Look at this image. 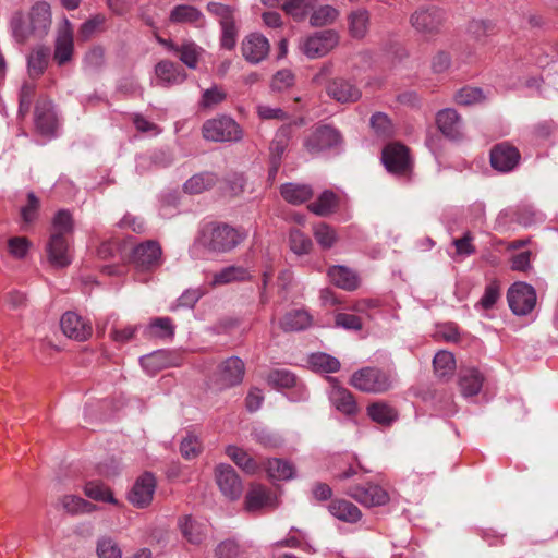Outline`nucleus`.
<instances>
[{"label": "nucleus", "instance_id": "c9c22d12", "mask_svg": "<svg viewBox=\"0 0 558 558\" xmlns=\"http://www.w3.org/2000/svg\"><path fill=\"white\" fill-rule=\"evenodd\" d=\"M349 32L354 38L362 39L365 37L369 25V12L364 8L352 11L349 16Z\"/></svg>", "mask_w": 558, "mask_h": 558}, {"label": "nucleus", "instance_id": "a18cd8bd", "mask_svg": "<svg viewBox=\"0 0 558 558\" xmlns=\"http://www.w3.org/2000/svg\"><path fill=\"white\" fill-rule=\"evenodd\" d=\"M313 235L323 250H330L338 242L336 229L325 222L313 227Z\"/></svg>", "mask_w": 558, "mask_h": 558}, {"label": "nucleus", "instance_id": "6ab92c4d", "mask_svg": "<svg viewBox=\"0 0 558 558\" xmlns=\"http://www.w3.org/2000/svg\"><path fill=\"white\" fill-rule=\"evenodd\" d=\"M97 329L102 332L108 329L109 338L113 342L124 344L134 338L137 331V326L121 324L118 315L112 313L107 316L104 323H97Z\"/></svg>", "mask_w": 558, "mask_h": 558}, {"label": "nucleus", "instance_id": "aec40b11", "mask_svg": "<svg viewBox=\"0 0 558 558\" xmlns=\"http://www.w3.org/2000/svg\"><path fill=\"white\" fill-rule=\"evenodd\" d=\"M171 24L190 25L195 28H203L206 25V17L203 12L191 4L174 5L169 13Z\"/></svg>", "mask_w": 558, "mask_h": 558}, {"label": "nucleus", "instance_id": "ea45409f", "mask_svg": "<svg viewBox=\"0 0 558 558\" xmlns=\"http://www.w3.org/2000/svg\"><path fill=\"white\" fill-rule=\"evenodd\" d=\"M308 365L312 371L322 374L336 373L340 369L339 360L324 352L311 354Z\"/></svg>", "mask_w": 558, "mask_h": 558}, {"label": "nucleus", "instance_id": "7c9ffc66", "mask_svg": "<svg viewBox=\"0 0 558 558\" xmlns=\"http://www.w3.org/2000/svg\"><path fill=\"white\" fill-rule=\"evenodd\" d=\"M332 405L341 413L351 416L357 411V404L350 391L342 386H332L329 392Z\"/></svg>", "mask_w": 558, "mask_h": 558}, {"label": "nucleus", "instance_id": "c03bdc74", "mask_svg": "<svg viewBox=\"0 0 558 558\" xmlns=\"http://www.w3.org/2000/svg\"><path fill=\"white\" fill-rule=\"evenodd\" d=\"M317 0H286L283 11L295 21H302L316 8Z\"/></svg>", "mask_w": 558, "mask_h": 558}, {"label": "nucleus", "instance_id": "393cba45", "mask_svg": "<svg viewBox=\"0 0 558 558\" xmlns=\"http://www.w3.org/2000/svg\"><path fill=\"white\" fill-rule=\"evenodd\" d=\"M35 125L43 135H53L57 129V117L49 100H39L35 106Z\"/></svg>", "mask_w": 558, "mask_h": 558}, {"label": "nucleus", "instance_id": "79ce46f5", "mask_svg": "<svg viewBox=\"0 0 558 558\" xmlns=\"http://www.w3.org/2000/svg\"><path fill=\"white\" fill-rule=\"evenodd\" d=\"M339 198L332 191H324L318 198L308 205V209L317 216H328L338 207Z\"/></svg>", "mask_w": 558, "mask_h": 558}, {"label": "nucleus", "instance_id": "1a4fd4ad", "mask_svg": "<svg viewBox=\"0 0 558 558\" xmlns=\"http://www.w3.org/2000/svg\"><path fill=\"white\" fill-rule=\"evenodd\" d=\"M215 478L220 492L226 498L230 500H236L240 498L243 492V485L239 475L231 465L225 463L217 465L215 470Z\"/></svg>", "mask_w": 558, "mask_h": 558}, {"label": "nucleus", "instance_id": "603ef678", "mask_svg": "<svg viewBox=\"0 0 558 558\" xmlns=\"http://www.w3.org/2000/svg\"><path fill=\"white\" fill-rule=\"evenodd\" d=\"M250 278L246 269L243 267L230 266L223 268L214 276V283L225 284L232 281H243Z\"/></svg>", "mask_w": 558, "mask_h": 558}, {"label": "nucleus", "instance_id": "6e6552de", "mask_svg": "<svg viewBox=\"0 0 558 558\" xmlns=\"http://www.w3.org/2000/svg\"><path fill=\"white\" fill-rule=\"evenodd\" d=\"M507 299L511 311L515 315L524 316L531 313L536 305V291L525 282H514L508 290Z\"/></svg>", "mask_w": 558, "mask_h": 558}, {"label": "nucleus", "instance_id": "680f3d73", "mask_svg": "<svg viewBox=\"0 0 558 558\" xmlns=\"http://www.w3.org/2000/svg\"><path fill=\"white\" fill-rule=\"evenodd\" d=\"M227 98L226 92L218 85H214L203 92L199 105L203 108H211Z\"/></svg>", "mask_w": 558, "mask_h": 558}, {"label": "nucleus", "instance_id": "c756f323", "mask_svg": "<svg viewBox=\"0 0 558 558\" xmlns=\"http://www.w3.org/2000/svg\"><path fill=\"white\" fill-rule=\"evenodd\" d=\"M245 374V364L238 356H231L219 365L221 380L228 384H241Z\"/></svg>", "mask_w": 558, "mask_h": 558}, {"label": "nucleus", "instance_id": "5fc2aeb1", "mask_svg": "<svg viewBox=\"0 0 558 558\" xmlns=\"http://www.w3.org/2000/svg\"><path fill=\"white\" fill-rule=\"evenodd\" d=\"M485 99L483 90L478 87L465 86L454 95V101L461 106H471Z\"/></svg>", "mask_w": 558, "mask_h": 558}, {"label": "nucleus", "instance_id": "f257e3e1", "mask_svg": "<svg viewBox=\"0 0 558 558\" xmlns=\"http://www.w3.org/2000/svg\"><path fill=\"white\" fill-rule=\"evenodd\" d=\"M247 236L245 230L222 222H210L203 227L201 244L210 252L227 253L235 248Z\"/></svg>", "mask_w": 558, "mask_h": 558}, {"label": "nucleus", "instance_id": "4d7b16f0", "mask_svg": "<svg viewBox=\"0 0 558 558\" xmlns=\"http://www.w3.org/2000/svg\"><path fill=\"white\" fill-rule=\"evenodd\" d=\"M338 16V11L331 5H323L311 12L310 22L313 26H324L332 23Z\"/></svg>", "mask_w": 558, "mask_h": 558}, {"label": "nucleus", "instance_id": "f704fd0d", "mask_svg": "<svg viewBox=\"0 0 558 558\" xmlns=\"http://www.w3.org/2000/svg\"><path fill=\"white\" fill-rule=\"evenodd\" d=\"M264 468L272 481H287L293 478L295 474V469L292 463L289 461L274 458L268 459Z\"/></svg>", "mask_w": 558, "mask_h": 558}, {"label": "nucleus", "instance_id": "69168bd1", "mask_svg": "<svg viewBox=\"0 0 558 558\" xmlns=\"http://www.w3.org/2000/svg\"><path fill=\"white\" fill-rule=\"evenodd\" d=\"M180 452L186 460L196 458L201 452V444L196 436L187 435L182 439L180 445Z\"/></svg>", "mask_w": 558, "mask_h": 558}, {"label": "nucleus", "instance_id": "c85d7f7f", "mask_svg": "<svg viewBox=\"0 0 558 558\" xmlns=\"http://www.w3.org/2000/svg\"><path fill=\"white\" fill-rule=\"evenodd\" d=\"M328 510L332 517L347 523H356L362 518L361 510L354 504L344 499L332 500Z\"/></svg>", "mask_w": 558, "mask_h": 558}, {"label": "nucleus", "instance_id": "ddd939ff", "mask_svg": "<svg viewBox=\"0 0 558 558\" xmlns=\"http://www.w3.org/2000/svg\"><path fill=\"white\" fill-rule=\"evenodd\" d=\"M270 45L268 39L258 33H252L242 40L241 51L243 58L253 64L263 61L269 53Z\"/></svg>", "mask_w": 558, "mask_h": 558}, {"label": "nucleus", "instance_id": "473e14b6", "mask_svg": "<svg viewBox=\"0 0 558 558\" xmlns=\"http://www.w3.org/2000/svg\"><path fill=\"white\" fill-rule=\"evenodd\" d=\"M180 530L191 544H201L206 537L208 525L192 517H185L180 521Z\"/></svg>", "mask_w": 558, "mask_h": 558}, {"label": "nucleus", "instance_id": "8fccbe9b", "mask_svg": "<svg viewBox=\"0 0 558 558\" xmlns=\"http://www.w3.org/2000/svg\"><path fill=\"white\" fill-rule=\"evenodd\" d=\"M206 9L211 15H214L218 20L220 26L228 25V24L235 22V17H234L235 8L234 7L223 4L220 2H209V3H207Z\"/></svg>", "mask_w": 558, "mask_h": 558}, {"label": "nucleus", "instance_id": "dca6fc26", "mask_svg": "<svg viewBox=\"0 0 558 558\" xmlns=\"http://www.w3.org/2000/svg\"><path fill=\"white\" fill-rule=\"evenodd\" d=\"M155 489V476L149 472H145L134 483L131 492L129 493V500L134 506L144 508L151 502Z\"/></svg>", "mask_w": 558, "mask_h": 558}, {"label": "nucleus", "instance_id": "412c9836", "mask_svg": "<svg viewBox=\"0 0 558 558\" xmlns=\"http://www.w3.org/2000/svg\"><path fill=\"white\" fill-rule=\"evenodd\" d=\"M396 379L391 367L366 366L353 373L350 384H389Z\"/></svg>", "mask_w": 558, "mask_h": 558}, {"label": "nucleus", "instance_id": "49530a36", "mask_svg": "<svg viewBox=\"0 0 558 558\" xmlns=\"http://www.w3.org/2000/svg\"><path fill=\"white\" fill-rule=\"evenodd\" d=\"M142 367L148 374H156L158 371L166 368L170 365L169 354L165 350H158L147 354L141 359Z\"/></svg>", "mask_w": 558, "mask_h": 558}, {"label": "nucleus", "instance_id": "774afa93", "mask_svg": "<svg viewBox=\"0 0 558 558\" xmlns=\"http://www.w3.org/2000/svg\"><path fill=\"white\" fill-rule=\"evenodd\" d=\"M106 17L102 14H97L81 25L80 36L87 40L105 24Z\"/></svg>", "mask_w": 558, "mask_h": 558}, {"label": "nucleus", "instance_id": "f03ea898", "mask_svg": "<svg viewBox=\"0 0 558 558\" xmlns=\"http://www.w3.org/2000/svg\"><path fill=\"white\" fill-rule=\"evenodd\" d=\"M202 133L203 137L210 142H238L243 137L241 126L227 116L206 120Z\"/></svg>", "mask_w": 558, "mask_h": 558}, {"label": "nucleus", "instance_id": "20e7f679", "mask_svg": "<svg viewBox=\"0 0 558 558\" xmlns=\"http://www.w3.org/2000/svg\"><path fill=\"white\" fill-rule=\"evenodd\" d=\"M342 144L341 133L329 124L317 125L304 140L305 150L317 156L320 153L336 148Z\"/></svg>", "mask_w": 558, "mask_h": 558}, {"label": "nucleus", "instance_id": "b1692460", "mask_svg": "<svg viewBox=\"0 0 558 558\" xmlns=\"http://www.w3.org/2000/svg\"><path fill=\"white\" fill-rule=\"evenodd\" d=\"M436 123L439 131L451 140H460L463 136L462 121L454 109L446 108L436 116Z\"/></svg>", "mask_w": 558, "mask_h": 558}, {"label": "nucleus", "instance_id": "4be33fe9", "mask_svg": "<svg viewBox=\"0 0 558 558\" xmlns=\"http://www.w3.org/2000/svg\"><path fill=\"white\" fill-rule=\"evenodd\" d=\"M327 277L337 288L344 291H355L361 286L359 274L350 267L343 265H333L328 268Z\"/></svg>", "mask_w": 558, "mask_h": 558}, {"label": "nucleus", "instance_id": "e433bc0d", "mask_svg": "<svg viewBox=\"0 0 558 558\" xmlns=\"http://www.w3.org/2000/svg\"><path fill=\"white\" fill-rule=\"evenodd\" d=\"M174 325L170 317H156L150 320L146 328L148 338L171 340L174 336Z\"/></svg>", "mask_w": 558, "mask_h": 558}, {"label": "nucleus", "instance_id": "39448f33", "mask_svg": "<svg viewBox=\"0 0 558 558\" xmlns=\"http://www.w3.org/2000/svg\"><path fill=\"white\" fill-rule=\"evenodd\" d=\"M339 41L338 34L331 29H324L303 38L300 50L310 59H317L326 56Z\"/></svg>", "mask_w": 558, "mask_h": 558}, {"label": "nucleus", "instance_id": "f8f14e48", "mask_svg": "<svg viewBox=\"0 0 558 558\" xmlns=\"http://www.w3.org/2000/svg\"><path fill=\"white\" fill-rule=\"evenodd\" d=\"M74 54L73 29L69 20H64L62 27L58 29L54 41L53 61L63 66L69 63Z\"/></svg>", "mask_w": 558, "mask_h": 558}, {"label": "nucleus", "instance_id": "3c124183", "mask_svg": "<svg viewBox=\"0 0 558 558\" xmlns=\"http://www.w3.org/2000/svg\"><path fill=\"white\" fill-rule=\"evenodd\" d=\"M371 128L375 134L383 138H388L393 135L395 128L386 113L376 112L371 117Z\"/></svg>", "mask_w": 558, "mask_h": 558}, {"label": "nucleus", "instance_id": "6e6d98bb", "mask_svg": "<svg viewBox=\"0 0 558 558\" xmlns=\"http://www.w3.org/2000/svg\"><path fill=\"white\" fill-rule=\"evenodd\" d=\"M290 248L298 255L308 254L312 250V240L298 229H292L289 234Z\"/></svg>", "mask_w": 558, "mask_h": 558}, {"label": "nucleus", "instance_id": "7ed1b4c3", "mask_svg": "<svg viewBox=\"0 0 558 558\" xmlns=\"http://www.w3.org/2000/svg\"><path fill=\"white\" fill-rule=\"evenodd\" d=\"M411 26L425 38L436 36L445 22V12L438 7H420L410 15Z\"/></svg>", "mask_w": 558, "mask_h": 558}, {"label": "nucleus", "instance_id": "0eeeda50", "mask_svg": "<svg viewBox=\"0 0 558 558\" xmlns=\"http://www.w3.org/2000/svg\"><path fill=\"white\" fill-rule=\"evenodd\" d=\"M381 160L385 168L397 175H407L412 168L409 148L397 142L384 147Z\"/></svg>", "mask_w": 558, "mask_h": 558}, {"label": "nucleus", "instance_id": "a878e982", "mask_svg": "<svg viewBox=\"0 0 558 558\" xmlns=\"http://www.w3.org/2000/svg\"><path fill=\"white\" fill-rule=\"evenodd\" d=\"M277 498L264 486L253 485L245 496V509L257 512L264 508L275 507Z\"/></svg>", "mask_w": 558, "mask_h": 558}, {"label": "nucleus", "instance_id": "58836bf2", "mask_svg": "<svg viewBox=\"0 0 558 558\" xmlns=\"http://www.w3.org/2000/svg\"><path fill=\"white\" fill-rule=\"evenodd\" d=\"M218 181L217 174L214 172H201L191 177L183 185L189 194H201L211 189Z\"/></svg>", "mask_w": 558, "mask_h": 558}, {"label": "nucleus", "instance_id": "9d476101", "mask_svg": "<svg viewBox=\"0 0 558 558\" xmlns=\"http://www.w3.org/2000/svg\"><path fill=\"white\" fill-rule=\"evenodd\" d=\"M520 160L519 149L507 142L496 144L490 150V165L499 172L512 171Z\"/></svg>", "mask_w": 558, "mask_h": 558}, {"label": "nucleus", "instance_id": "bb28decb", "mask_svg": "<svg viewBox=\"0 0 558 558\" xmlns=\"http://www.w3.org/2000/svg\"><path fill=\"white\" fill-rule=\"evenodd\" d=\"M290 135H291V128L289 125H283L277 131V133L270 144V147H269L270 155H271V168L269 170L270 177H275L279 169L280 160L288 147Z\"/></svg>", "mask_w": 558, "mask_h": 558}, {"label": "nucleus", "instance_id": "cd10ccee", "mask_svg": "<svg viewBox=\"0 0 558 558\" xmlns=\"http://www.w3.org/2000/svg\"><path fill=\"white\" fill-rule=\"evenodd\" d=\"M50 60V48L38 45L32 49L27 57V71L32 78L40 77L46 71Z\"/></svg>", "mask_w": 558, "mask_h": 558}, {"label": "nucleus", "instance_id": "5701e85b", "mask_svg": "<svg viewBox=\"0 0 558 558\" xmlns=\"http://www.w3.org/2000/svg\"><path fill=\"white\" fill-rule=\"evenodd\" d=\"M329 97L338 102H355L361 96L362 92L351 81L343 77L333 78L326 87Z\"/></svg>", "mask_w": 558, "mask_h": 558}, {"label": "nucleus", "instance_id": "f3484780", "mask_svg": "<svg viewBox=\"0 0 558 558\" xmlns=\"http://www.w3.org/2000/svg\"><path fill=\"white\" fill-rule=\"evenodd\" d=\"M62 332L70 339L85 341L92 336V325L74 312H66L60 320Z\"/></svg>", "mask_w": 558, "mask_h": 558}, {"label": "nucleus", "instance_id": "864d4df0", "mask_svg": "<svg viewBox=\"0 0 558 558\" xmlns=\"http://www.w3.org/2000/svg\"><path fill=\"white\" fill-rule=\"evenodd\" d=\"M61 502L64 510L71 514L89 513L95 509L93 504L75 495L64 496Z\"/></svg>", "mask_w": 558, "mask_h": 558}, {"label": "nucleus", "instance_id": "0e129e2a", "mask_svg": "<svg viewBox=\"0 0 558 558\" xmlns=\"http://www.w3.org/2000/svg\"><path fill=\"white\" fill-rule=\"evenodd\" d=\"M40 202L34 192L27 194V204L21 208V217L25 223L37 219Z\"/></svg>", "mask_w": 558, "mask_h": 558}, {"label": "nucleus", "instance_id": "72a5a7b5", "mask_svg": "<svg viewBox=\"0 0 558 558\" xmlns=\"http://www.w3.org/2000/svg\"><path fill=\"white\" fill-rule=\"evenodd\" d=\"M312 325V316L304 310H292L284 314L280 327L284 331H301Z\"/></svg>", "mask_w": 558, "mask_h": 558}, {"label": "nucleus", "instance_id": "bf43d9fd", "mask_svg": "<svg viewBox=\"0 0 558 558\" xmlns=\"http://www.w3.org/2000/svg\"><path fill=\"white\" fill-rule=\"evenodd\" d=\"M73 231V219L68 210H59L52 220V232L63 236L71 234Z\"/></svg>", "mask_w": 558, "mask_h": 558}, {"label": "nucleus", "instance_id": "09e8293b", "mask_svg": "<svg viewBox=\"0 0 558 558\" xmlns=\"http://www.w3.org/2000/svg\"><path fill=\"white\" fill-rule=\"evenodd\" d=\"M433 365L436 375L442 378L453 373L456 360L451 352L441 350L435 354Z\"/></svg>", "mask_w": 558, "mask_h": 558}, {"label": "nucleus", "instance_id": "37998d69", "mask_svg": "<svg viewBox=\"0 0 558 558\" xmlns=\"http://www.w3.org/2000/svg\"><path fill=\"white\" fill-rule=\"evenodd\" d=\"M203 53L204 49L192 40L183 41L179 45L178 50L175 51V54L179 56L181 62L190 69L197 68L199 58Z\"/></svg>", "mask_w": 558, "mask_h": 558}, {"label": "nucleus", "instance_id": "423d86ee", "mask_svg": "<svg viewBox=\"0 0 558 558\" xmlns=\"http://www.w3.org/2000/svg\"><path fill=\"white\" fill-rule=\"evenodd\" d=\"M131 262L138 270H155L162 265V248L155 240L144 241L133 248Z\"/></svg>", "mask_w": 558, "mask_h": 558}, {"label": "nucleus", "instance_id": "4468645a", "mask_svg": "<svg viewBox=\"0 0 558 558\" xmlns=\"http://www.w3.org/2000/svg\"><path fill=\"white\" fill-rule=\"evenodd\" d=\"M156 85L172 87L182 84L187 74L178 63L170 60H161L155 65Z\"/></svg>", "mask_w": 558, "mask_h": 558}, {"label": "nucleus", "instance_id": "9b49d317", "mask_svg": "<svg viewBox=\"0 0 558 558\" xmlns=\"http://www.w3.org/2000/svg\"><path fill=\"white\" fill-rule=\"evenodd\" d=\"M347 494L366 507L383 506L389 501V494L387 490L373 483H367L364 486H352L348 489Z\"/></svg>", "mask_w": 558, "mask_h": 558}, {"label": "nucleus", "instance_id": "de8ad7c7", "mask_svg": "<svg viewBox=\"0 0 558 558\" xmlns=\"http://www.w3.org/2000/svg\"><path fill=\"white\" fill-rule=\"evenodd\" d=\"M367 414L369 417L383 425H389L397 418V412L389 405L383 402H375L368 405Z\"/></svg>", "mask_w": 558, "mask_h": 558}, {"label": "nucleus", "instance_id": "4c0bfd02", "mask_svg": "<svg viewBox=\"0 0 558 558\" xmlns=\"http://www.w3.org/2000/svg\"><path fill=\"white\" fill-rule=\"evenodd\" d=\"M281 196L290 204L299 205L313 196V190L306 184L286 183L280 189Z\"/></svg>", "mask_w": 558, "mask_h": 558}, {"label": "nucleus", "instance_id": "a211bd4d", "mask_svg": "<svg viewBox=\"0 0 558 558\" xmlns=\"http://www.w3.org/2000/svg\"><path fill=\"white\" fill-rule=\"evenodd\" d=\"M28 14L34 38L41 39L47 36L52 24L50 4L46 1H38L32 5Z\"/></svg>", "mask_w": 558, "mask_h": 558}, {"label": "nucleus", "instance_id": "13d9d810", "mask_svg": "<svg viewBox=\"0 0 558 558\" xmlns=\"http://www.w3.org/2000/svg\"><path fill=\"white\" fill-rule=\"evenodd\" d=\"M36 92V84L33 82H24L19 94V114L26 116L29 112L33 98Z\"/></svg>", "mask_w": 558, "mask_h": 558}, {"label": "nucleus", "instance_id": "052dcab7", "mask_svg": "<svg viewBox=\"0 0 558 558\" xmlns=\"http://www.w3.org/2000/svg\"><path fill=\"white\" fill-rule=\"evenodd\" d=\"M84 493L87 497L107 502H116L111 493L107 489L105 485L99 482H88L84 487Z\"/></svg>", "mask_w": 558, "mask_h": 558}, {"label": "nucleus", "instance_id": "2eb2a0df", "mask_svg": "<svg viewBox=\"0 0 558 558\" xmlns=\"http://www.w3.org/2000/svg\"><path fill=\"white\" fill-rule=\"evenodd\" d=\"M49 263L58 268H64L72 262V255L66 236L51 233L46 246Z\"/></svg>", "mask_w": 558, "mask_h": 558}, {"label": "nucleus", "instance_id": "338daca9", "mask_svg": "<svg viewBox=\"0 0 558 558\" xmlns=\"http://www.w3.org/2000/svg\"><path fill=\"white\" fill-rule=\"evenodd\" d=\"M31 243L25 236H13L8 240L9 253L15 258H23L29 250Z\"/></svg>", "mask_w": 558, "mask_h": 558}, {"label": "nucleus", "instance_id": "e2e57ef3", "mask_svg": "<svg viewBox=\"0 0 558 558\" xmlns=\"http://www.w3.org/2000/svg\"><path fill=\"white\" fill-rule=\"evenodd\" d=\"M98 558H122V550L110 537L100 538L97 543Z\"/></svg>", "mask_w": 558, "mask_h": 558}, {"label": "nucleus", "instance_id": "a19ab883", "mask_svg": "<svg viewBox=\"0 0 558 558\" xmlns=\"http://www.w3.org/2000/svg\"><path fill=\"white\" fill-rule=\"evenodd\" d=\"M226 453L247 474H255L259 470L258 463L245 450L236 446H228L226 448Z\"/></svg>", "mask_w": 558, "mask_h": 558}, {"label": "nucleus", "instance_id": "2f4dec72", "mask_svg": "<svg viewBox=\"0 0 558 558\" xmlns=\"http://www.w3.org/2000/svg\"><path fill=\"white\" fill-rule=\"evenodd\" d=\"M9 25L13 38L19 44H25L31 38H34L29 16L25 17L24 13L21 10L15 11L11 15Z\"/></svg>", "mask_w": 558, "mask_h": 558}]
</instances>
